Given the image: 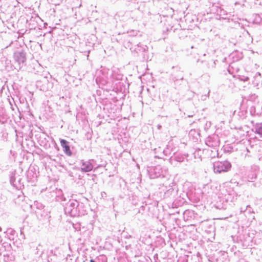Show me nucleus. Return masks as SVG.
Wrapping results in <instances>:
<instances>
[{
  "label": "nucleus",
  "instance_id": "f257e3e1",
  "mask_svg": "<svg viewBox=\"0 0 262 262\" xmlns=\"http://www.w3.org/2000/svg\"><path fill=\"white\" fill-rule=\"evenodd\" d=\"M231 167V164L228 161H218L215 163L214 169L215 172L220 173L222 172H227Z\"/></svg>",
  "mask_w": 262,
  "mask_h": 262
},
{
  "label": "nucleus",
  "instance_id": "f03ea898",
  "mask_svg": "<svg viewBox=\"0 0 262 262\" xmlns=\"http://www.w3.org/2000/svg\"><path fill=\"white\" fill-rule=\"evenodd\" d=\"M14 58L19 64L23 63L26 61V57L24 54L22 52H17L14 54Z\"/></svg>",
  "mask_w": 262,
  "mask_h": 262
},
{
  "label": "nucleus",
  "instance_id": "7ed1b4c3",
  "mask_svg": "<svg viewBox=\"0 0 262 262\" xmlns=\"http://www.w3.org/2000/svg\"><path fill=\"white\" fill-rule=\"evenodd\" d=\"M93 168V164L90 161H85L83 162L81 166V170L84 172H89L91 171Z\"/></svg>",
  "mask_w": 262,
  "mask_h": 262
},
{
  "label": "nucleus",
  "instance_id": "20e7f679",
  "mask_svg": "<svg viewBox=\"0 0 262 262\" xmlns=\"http://www.w3.org/2000/svg\"><path fill=\"white\" fill-rule=\"evenodd\" d=\"M60 144L63 149L64 153L68 156H71L72 152L70 149V147L68 144V142L66 140L62 139L60 140Z\"/></svg>",
  "mask_w": 262,
  "mask_h": 262
},
{
  "label": "nucleus",
  "instance_id": "39448f33",
  "mask_svg": "<svg viewBox=\"0 0 262 262\" xmlns=\"http://www.w3.org/2000/svg\"><path fill=\"white\" fill-rule=\"evenodd\" d=\"M90 262H95V261H94V260H93V259H91V260H90Z\"/></svg>",
  "mask_w": 262,
  "mask_h": 262
}]
</instances>
